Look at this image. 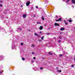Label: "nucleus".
<instances>
[{"label":"nucleus","instance_id":"obj_1","mask_svg":"<svg viewBox=\"0 0 75 75\" xmlns=\"http://www.w3.org/2000/svg\"><path fill=\"white\" fill-rule=\"evenodd\" d=\"M13 44L12 45L11 49L12 50H14L15 48V45L13 44V42H12Z\"/></svg>","mask_w":75,"mask_h":75},{"label":"nucleus","instance_id":"obj_2","mask_svg":"<svg viewBox=\"0 0 75 75\" xmlns=\"http://www.w3.org/2000/svg\"><path fill=\"white\" fill-rule=\"evenodd\" d=\"M4 59V57L2 55H0V61H2Z\"/></svg>","mask_w":75,"mask_h":75},{"label":"nucleus","instance_id":"obj_3","mask_svg":"<svg viewBox=\"0 0 75 75\" xmlns=\"http://www.w3.org/2000/svg\"><path fill=\"white\" fill-rule=\"evenodd\" d=\"M17 31L18 32H21V28H18Z\"/></svg>","mask_w":75,"mask_h":75},{"label":"nucleus","instance_id":"obj_4","mask_svg":"<svg viewBox=\"0 0 75 75\" xmlns=\"http://www.w3.org/2000/svg\"><path fill=\"white\" fill-rule=\"evenodd\" d=\"M27 16V13H25V14L23 15V18H25Z\"/></svg>","mask_w":75,"mask_h":75},{"label":"nucleus","instance_id":"obj_5","mask_svg":"<svg viewBox=\"0 0 75 75\" xmlns=\"http://www.w3.org/2000/svg\"><path fill=\"white\" fill-rule=\"evenodd\" d=\"M30 1H28L26 3V6H28L30 5Z\"/></svg>","mask_w":75,"mask_h":75},{"label":"nucleus","instance_id":"obj_6","mask_svg":"<svg viewBox=\"0 0 75 75\" xmlns=\"http://www.w3.org/2000/svg\"><path fill=\"white\" fill-rule=\"evenodd\" d=\"M54 25H55V26H59V24H58L57 23H54Z\"/></svg>","mask_w":75,"mask_h":75},{"label":"nucleus","instance_id":"obj_7","mask_svg":"<svg viewBox=\"0 0 75 75\" xmlns=\"http://www.w3.org/2000/svg\"><path fill=\"white\" fill-rule=\"evenodd\" d=\"M42 28H43V27L42 26H40L39 27V29L40 30H42Z\"/></svg>","mask_w":75,"mask_h":75},{"label":"nucleus","instance_id":"obj_8","mask_svg":"<svg viewBox=\"0 0 75 75\" xmlns=\"http://www.w3.org/2000/svg\"><path fill=\"white\" fill-rule=\"evenodd\" d=\"M71 2L73 4H75V0H71Z\"/></svg>","mask_w":75,"mask_h":75},{"label":"nucleus","instance_id":"obj_9","mask_svg":"<svg viewBox=\"0 0 75 75\" xmlns=\"http://www.w3.org/2000/svg\"><path fill=\"white\" fill-rule=\"evenodd\" d=\"M64 30V28H60V30L61 31H63V30Z\"/></svg>","mask_w":75,"mask_h":75},{"label":"nucleus","instance_id":"obj_10","mask_svg":"<svg viewBox=\"0 0 75 75\" xmlns=\"http://www.w3.org/2000/svg\"><path fill=\"white\" fill-rule=\"evenodd\" d=\"M42 20H45L44 17L43 16H42Z\"/></svg>","mask_w":75,"mask_h":75},{"label":"nucleus","instance_id":"obj_11","mask_svg":"<svg viewBox=\"0 0 75 75\" xmlns=\"http://www.w3.org/2000/svg\"><path fill=\"white\" fill-rule=\"evenodd\" d=\"M49 55H52L53 54L52 53H50V52H49Z\"/></svg>","mask_w":75,"mask_h":75},{"label":"nucleus","instance_id":"obj_12","mask_svg":"<svg viewBox=\"0 0 75 75\" xmlns=\"http://www.w3.org/2000/svg\"><path fill=\"white\" fill-rule=\"evenodd\" d=\"M69 23H72V20L71 19L69 20Z\"/></svg>","mask_w":75,"mask_h":75},{"label":"nucleus","instance_id":"obj_13","mask_svg":"<svg viewBox=\"0 0 75 75\" xmlns=\"http://www.w3.org/2000/svg\"><path fill=\"white\" fill-rule=\"evenodd\" d=\"M68 2H69V0H67L66 2V3H67V4H68Z\"/></svg>","mask_w":75,"mask_h":75},{"label":"nucleus","instance_id":"obj_14","mask_svg":"<svg viewBox=\"0 0 75 75\" xmlns=\"http://www.w3.org/2000/svg\"><path fill=\"white\" fill-rule=\"evenodd\" d=\"M61 20H62V19L61 18H60L59 19V21H61Z\"/></svg>","mask_w":75,"mask_h":75},{"label":"nucleus","instance_id":"obj_15","mask_svg":"<svg viewBox=\"0 0 75 75\" xmlns=\"http://www.w3.org/2000/svg\"><path fill=\"white\" fill-rule=\"evenodd\" d=\"M59 39H61V38H62V37H61L60 36H59Z\"/></svg>","mask_w":75,"mask_h":75},{"label":"nucleus","instance_id":"obj_16","mask_svg":"<svg viewBox=\"0 0 75 75\" xmlns=\"http://www.w3.org/2000/svg\"><path fill=\"white\" fill-rule=\"evenodd\" d=\"M35 35H36V36H38V34H37L35 33Z\"/></svg>","mask_w":75,"mask_h":75},{"label":"nucleus","instance_id":"obj_17","mask_svg":"<svg viewBox=\"0 0 75 75\" xmlns=\"http://www.w3.org/2000/svg\"><path fill=\"white\" fill-rule=\"evenodd\" d=\"M22 59L23 61H24V60H25V58L24 57H23L22 58Z\"/></svg>","mask_w":75,"mask_h":75},{"label":"nucleus","instance_id":"obj_18","mask_svg":"<svg viewBox=\"0 0 75 75\" xmlns=\"http://www.w3.org/2000/svg\"><path fill=\"white\" fill-rule=\"evenodd\" d=\"M57 72H61V70H57Z\"/></svg>","mask_w":75,"mask_h":75},{"label":"nucleus","instance_id":"obj_19","mask_svg":"<svg viewBox=\"0 0 75 75\" xmlns=\"http://www.w3.org/2000/svg\"><path fill=\"white\" fill-rule=\"evenodd\" d=\"M40 69L41 70H42V69H43V67H40Z\"/></svg>","mask_w":75,"mask_h":75},{"label":"nucleus","instance_id":"obj_20","mask_svg":"<svg viewBox=\"0 0 75 75\" xmlns=\"http://www.w3.org/2000/svg\"><path fill=\"white\" fill-rule=\"evenodd\" d=\"M59 56H60V57H62V56H63V54H61L59 55Z\"/></svg>","mask_w":75,"mask_h":75},{"label":"nucleus","instance_id":"obj_21","mask_svg":"<svg viewBox=\"0 0 75 75\" xmlns=\"http://www.w3.org/2000/svg\"><path fill=\"white\" fill-rule=\"evenodd\" d=\"M23 44H24V43H21V45H23Z\"/></svg>","mask_w":75,"mask_h":75},{"label":"nucleus","instance_id":"obj_22","mask_svg":"<svg viewBox=\"0 0 75 75\" xmlns=\"http://www.w3.org/2000/svg\"><path fill=\"white\" fill-rule=\"evenodd\" d=\"M33 9H34V8L33 7H32L31 8V10H33Z\"/></svg>","mask_w":75,"mask_h":75},{"label":"nucleus","instance_id":"obj_23","mask_svg":"<svg viewBox=\"0 0 75 75\" xmlns=\"http://www.w3.org/2000/svg\"><path fill=\"white\" fill-rule=\"evenodd\" d=\"M44 36L42 37L41 38V40H43V39H44Z\"/></svg>","mask_w":75,"mask_h":75},{"label":"nucleus","instance_id":"obj_24","mask_svg":"<svg viewBox=\"0 0 75 75\" xmlns=\"http://www.w3.org/2000/svg\"><path fill=\"white\" fill-rule=\"evenodd\" d=\"M37 24H40V23L39 22H37Z\"/></svg>","mask_w":75,"mask_h":75},{"label":"nucleus","instance_id":"obj_25","mask_svg":"<svg viewBox=\"0 0 75 75\" xmlns=\"http://www.w3.org/2000/svg\"><path fill=\"white\" fill-rule=\"evenodd\" d=\"M59 21V19L56 20V21Z\"/></svg>","mask_w":75,"mask_h":75},{"label":"nucleus","instance_id":"obj_26","mask_svg":"<svg viewBox=\"0 0 75 75\" xmlns=\"http://www.w3.org/2000/svg\"><path fill=\"white\" fill-rule=\"evenodd\" d=\"M32 54H33V55L34 54V52H32Z\"/></svg>","mask_w":75,"mask_h":75},{"label":"nucleus","instance_id":"obj_27","mask_svg":"<svg viewBox=\"0 0 75 75\" xmlns=\"http://www.w3.org/2000/svg\"><path fill=\"white\" fill-rule=\"evenodd\" d=\"M47 1H48V0H45V2L47 3Z\"/></svg>","mask_w":75,"mask_h":75},{"label":"nucleus","instance_id":"obj_28","mask_svg":"<svg viewBox=\"0 0 75 75\" xmlns=\"http://www.w3.org/2000/svg\"><path fill=\"white\" fill-rule=\"evenodd\" d=\"M59 42H61V40H59L58 41V43H59Z\"/></svg>","mask_w":75,"mask_h":75},{"label":"nucleus","instance_id":"obj_29","mask_svg":"<svg viewBox=\"0 0 75 75\" xmlns=\"http://www.w3.org/2000/svg\"><path fill=\"white\" fill-rule=\"evenodd\" d=\"M2 6H3L1 4H0V7H2Z\"/></svg>","mask_w":75,"mask_h":75},{"label":"nucleus","instance_id":"obj_30","mask_svg":"<svg viewBox=\"0 0 75 75\" xmlns=\"http://www.w3.org/2000/svg\"><path fill=\"white\" fill-rule=\"evenodd\" d=\"M39 41H42V40L41 39H40L39 40Z\"/></svg>","mask_w":75,"mask_h":75},{"label":"nucleus","instance_id":"obj_31","mask_svg":"<svg viewBox=\"0 0 75 75\" xmlns=\"http://www.w3.org/2000/svg\"><path fill=\"white\" fill-rule=\"evenodd\" d=\"M65 24L66 25H67L68 24V23H67L65 22Z\"/></svg>","mask_w":75,"mask_h":75},{"label":"nucleus","instance_id":"obj_32","mask_svg":"<svg viewBox=\"0 0 75 75\" xmlns=\"http://www.w3.org/2000/svg\"><path fill=\"white\" fill-rule=\"evenodd\" d=\"M74 65H71V67H74Z\"/></svg>","mask_w":75,"mask_h":75},{"label":"nucleus","instance_id":"obj_33","mask_svg":"<svg viewBox=\"0 0 75 75\" xmlns=\"http://www.w3.org/2000/svg\"><path fill=\"white\" fill-rule=\"evenodd\" d=\"M36 8H38V6H36Z\"/></svg>","mask_w":75,"mask_h":75},{"label":"nucleus","instance_id":"obj_34","mask_svg":"<svg viewBox=\"0 0 75 75\" xmlns=\"http://www.w3.org/2000/svg\"><path fill=\"white\" fill-rule=\"evenodd\" d=\"M34 59H35V57H33Z\"/></svg>","mask_w":75,"mask_h":75},{"label":"nucleus","instance_id":"obj_35","mask_svg":"<svg viewBox=\"0 0 75 75\" xmlns=\"http://www.w3.org/2000/svg\"><path fill=\"white\" fill-rule=\"evenodd\" d=\"M47 35H50V33H47Z\"/></svg>","mask_w":75,"mask_h":75},{"label":"nucleus","instance_id":"obj_36","mask_svg":"<svg viewBox=\"0 0 75 75\" xmlns=\"http://www.w3.org/2000/svg\"><path fill=\"white\" fill-rule=\"evenodd\" d=\"M32 47H34V45H32Z\"/></svg>","mask_w":75,"mask_h":75},{"label":"nucleus","instance_id":"obj_37","mask_svg":"<svg viewBox=\"0 0 75 75\" xmlns=\"http://www.w3.org/2000/svg\"><path fill=\"white\" fill-rule=\"evenodd\" d=\"M23 5H22L21 6V7H23Z\"/></svg>","mask_w":75,"mask_h":75},{"label":"nucleus","instance_id":"obj_38","mask_svg":"<svg viewBox=\"0 0 75 75\" xmlns=\"http://www.w3.org/2000/svg\"><path fill=\"white\" fill-rule=\"evenodd\" d=\"M34 61H32V63H33V62H34Z\"/></svg>","mask_w":75,"mask_h":75},{"label":"nucleus","instance_id":"obj_39","mask_svg":"<svg viewBox=\"0 0 75 75\" xmlns=\"http://www.w3.org/2000/svg\"><path fill=\"white\" fill-rule=\"evenodd\" d=\"M39 33H40V34H42V32H40Z\"/></svg>","mask_w":75,"mask_h":75},{"label":"nucleus","instance_id":"obj_40","mask_svg":"<svg viewBox=\"0 0 75 75\" xmlns=\"http://www.w3.org/2000/svg\"><path fill=\"white\" fill-rule=\"evenodd\" d=\"M72 7H73V8H74V6H72Z\"/></svg>","mask_w":75,"mask_h":75},{"label":"nucleus","instance_id":"obj_41","mask_svg":"<svg viewBox=\"0 0 75 75\" xmlns=\"http://www.w3.org/2000/svg\"><path fill=\"white\" fill-rule=\"evenodd\" d=\"M6 20L4 21V23H6Z\"/></svg>","mask_w":75,"mask_h":75},{"label":"nucleus","instance_id":"obj_42","mask_svg":"<svg viewBox=\"0 0 75 75\" xmlns=\"http://www.w3.org/2000/svg\"><path fill=\"white\" fill-rule=\"evenodd\" d=\"M64 21L65 23H66V21L64 20Z\"/></svg>","mask_w":75,"mask_h":75},{"label":"nucleus","instance_id":"obj_43","mask_svg":"<svg viewBox=\"0 0 75 75\" xmlns=\"http://www.w3.org/2000/svg\"><path fill=\"white\" fill-rule=\"evenodd\" d=\"M58 69V67H57L56 69Z\"/></svg>","mask_w":75,"mask_h":75},{"label":"nucleus","instance_id":"obj_44","mask_svg":"<svg viewBox=\"0 0 75 75\" xmlns=\"http://www.w3.org/2000/svg\"><path fill=\"white\" fill-rule=\"evenodd\" d=\"M11 32H13V30H11Z\"/></svg>","mask_w":75,"mask_h":75},{"label":"nucleus","instance_id":"obj_45","mask_svg":"<svg viewBox=\"0 0 75 75\" xmlns=\"http://www.w3.org/2000/svg\"><path fill=\"white\" fill-rule=\"evenodd\" d=\"M56 17L57 18V17H58V16H56Z\"/></svg>","mask_w":75,"mask_h":75},{"label":"nucleus","instance_id":"obj_46","mask_svg":"<svg viewBox=\"0 0 75 75\" xmlns=\"http://www.w3.org/2000/svg\"><path fill=\"white\" fill-rule=\"evenodd\" d=\"M1 3H2V1H1Z\"/></svg>","mask_w":75,"mask_h":75},{"label":"nucleus","instance_id":"obj_47","mask_svg":"<svg viewBox=\"0 0 75 75\" xmlns=\"http://www.w3.org/2000/svg\"><path fill=\"white\" fill-rule=\"evenodd\" d=\"M74 30H75V28H74Z\"/></svg>","mask_w":75,"mask_h":75},{"label":"nucleus","instance_id":"obj_48","mask_svg":"<svg viewBox=\"0 0 75 75\" xmlns=\"http://www.w3.org/2000/svg\"><path fill=\"white\" fill-rule=\"evenodd\" d=\"M54 39H55V38H54Z\"/></svg>","mask_w":75,"mask_h":75},{"label":"nucleus","instance_id":"obj_49","mask_svg":"<svg viewBox=\"0 0 75 75\" xmlns=\"http://www.w3.org/2000/svg\"><path fill=\"white\" fill-rule=\"evenodd\" d=\"M1 73H2V71H1Z\"/></svg>","mask_w":75,"mask_h":75}]
</instances>
